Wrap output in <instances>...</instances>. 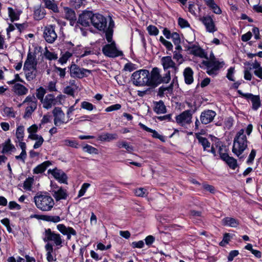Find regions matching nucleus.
Masks as SVG:
<instances>
[{
	"mask_svg": "<svg viewBox=\"0 0 262 262\" xmlns=\"http://www.w3.org/2000/svg\"><path fill=\"white\" fill-rule=\"evenodd\" d=\"M114 27V22L111 19L109 22L108 26L105 31L106 39L108 44L105 45L102 48V52L106 56L114 58L123 55L122 51L118 50L116 46V43L113 40V28Z\"/></svg>",
	"mask_w": 262,
	"mask_h": 262,
	"instance_id": "f257e3e1",
	"label": "nucleus"
},
{
	"mask_svg": "<svg viewBox=\"0 0 262 262\" xmlns=\"http://www.w3.org/2000/svg\"><path fill=\"white\" fill-rule=\"evenodd\" d=\"M33 202L39 210L44 212L51 211L55 204L52 197L48 193L42 192L36 194L33 198Z\"/></svg>",
	"mask_w": 262,
	"mask_h": 262,
	"instance_id": "f03ea898",
	"label": "nucleus"
},
{
	"mask_svg": "<svg viewBox=\"0 0 262 262\" xmlns=\"http://www.w3.org/2000/svg\"><path fill=\"white\" fill-rule=\"evenodd\" d=\"M245 130L240 129L236 134L232 147V152L239 157L241 155L248 146V140L246 136L244 134Z\"/></svg>",
	"mask_w": 262,
	"mask_h": 262,
	"instance_id": "7ed1b4c3",
	"label": "nucleus"
},
{
	"mask_svg": "<svg viewBox=\"0 0 262 262\" xmlns=\"http://www.w3.org/2000/svg\"><path fill=\"white\" fill-rule=\"evenodd\" d=\"M161 70L157 67L154 68L149 73L148 86H157L161 83H168L171 79L170 71L161 76Z\"/></svg>",
	"mask_w": 262,
	"mask_h": 262,
	"instance_id": "20e7f679",
	"label": "nucleus"
},
{
	"mask_svg": "<svg viewBox=\"0 0 262 262\" xmlns=\"http://www.w3.org/2000/svg\"><path fill=\"white\" fill-rule=\"evenodd\" d=\"M202 64L206 68L207 73L212 76H215L218 74L219 70L225 64L223 61L217 59L214 55L210 56L209 60H203Z\"/></svg>",
	"mask_w": 262,
	"mask_h": 262,
	"instance_id": "39448f33",
	"label": "nucleus"
},
{
	"mask_svg": "<svg viewBox=\"0 0 262 262\" xmlns=\"http://www.w3.org/2000/svg\"><path fill=\"white\" fill-rule=\"evenodd\" d=\"M149 76L148 70L141 69L132 74L131 79L133 83L136 86H148Z\"/></svg>",
	"mask_w": 262,
	"mask_h": 262,
	"instance_id": "423d86ee",
	"label": "nucleus"
},
{
	"mask_svg": "<svg viewBox=\"0 0 262 262\" xmlns=\"http://www.w3.org/2000/svg\"><path fill=\"white\" fill-rule=\"evenodd\" d=\"M25 106V111L23 117L25 119L31 117L33 113L36 110L37 106V100L34 95H29L26 97L23 102L19 105Z\"/></svg>",
	"mask_w": 262,
	"mask_h": 262,
	"instance_id": "0eeeda50",
	"label": "nucleus"
},
{
	"mask_svg": "<svg viewBox=\"0 0 262 262\" xmlns=\"http://www.w3.org/2000/svg\"><path fill=\"white\" fill-rule=\"evenodd\" d=\"M44 235L43 241L47 243L52 242L54 245L56 246V249H58L63 246L64 239L60 234L52 231L51 229L49 228L45 230Z\"/></svg>",
	"mask_w": 262,
	"mask_h": 262,
	"instance_id": "6e6552de",
	"label": "nucleus"
},
{
	"mask_svg": "<svg viewBox=\"0 0 262 262\" xmlns=\"http://www.w3.org/2000/svg\"><path fill=\"white\" fill-rule=\"evenodd\" d=\"M70 76L72 77L82 79L86 77L91 74V70L80 68L78 65L72 62L69 67Z\"/></svg>",
	"mask_w": 262,
	"mask_h": 262,
	"instance_id": "1a4fd4ad",
	"label": "nucleus"
},
{
	"mask_svg": "<svg viewBox=\"0 0 262 262\" xmlns=\"http://www.w3.org/2000/svg\"><path fill=\"white\" fill-rule=\"evenodd\" d=\"M163 69L166 73L171 70L172 74H176L179 72V67L172 60L171 56H166L162 57L160 60Z\"/></svg>",
	"mask_w": 262,
	"mask_h": 262,
	"instance_id": "9d476101",
	"label": "nucleus"
},
{
	"mask_svg": "<svg viewBox=\"0 0 262 262\" xmlns=\"http://www.w3.org/2000/svg\"><path fill=\"white\" fill-rule=\"evenodd\" d=\"M92 24L99 31H103L105 32L106 29V19L101 14H94L92 17Z\"/></svg>",
	"mask_w": 262,
	"mask_h": 262,
	"instance_id": "9b49d317",
	"label": "nucleus"
},
{
	"mask_svg": "<svg viewBox=\"0 0 262 262\" xmlns=\"http://www.w3.org/2000/svg\"><path fill=\"white\" fill-rule=\"evenodd\" d=\"M52 114L54 124L56 126H59L68 122V120L66 121L65 114L60 107H55L52 111Z\"/></svg>",
	"mask_w": 262,
	"mask_h": 262,
	"instance_id": "f8f14e48",
	"label": "nucleus"
},
{
	"mask_svg": "<svg viewBox=\"0 0 262 262\" xmlns=\"http://www.w3.org/2000/svg\"><path fill=\"white\" fill-rule=\"evenodd\" d=\"M199 20L203 23L206 28L207 32L209 33H214L217 31V28L215 26V23L212 17L210 15H205L201 17Z\"/></svg>",
	"mask_w": 262,
	"mask_h": 262,
	"instance_id": "ddd939ff",
	"label": "nucleus"
},
{
	"mask_svg": "<svg viewBox=\"0 0 262 262\" xmlns=\"http://www.w3.org/2000/svg\"><path fill=\"white\" fill-rule=\"evenodd\" d=\"M43 37L48 43H53L57 38L55 26L49 25L45 27L43 31Z\"/></svg>",
	"mask_w": 262,
	"mask_h": 262,
	"instance_id": "4468645a",
	"label": "nucleus"
},
{
	"mask_svg": "<svg viewBox=\"0 0 262 262\" xmlns=\"http://www.w3.org/2000/svg\"><path fill=\"white\" fill-rule=\"evenodd\" d=\"M191 119L192 114L190 110H186L176 117L177 123L181 126L189 124L191 122Z\"/></svg>",
	"mask_w": 262,
	"mask_h": 262,
	"instance_id": "2eb2a0df",
	"label": "nucleus"
},
{
	"mask_svg": "<svg viewBox=\"0 0 262 262\" xmlns=\"http://www.w3.org/2000/svg\"><path fill=\"white\" fill-rule=\"evenodd\" d=\"M187 50L189 54L201 58L208 59L206 53L199 46L195 45H190L187 47Z\"/></svg>",
	"mask_w": 262,
	"mask_h": 262,
	"instance_id": "dca6fc26",
	"label": "nucleus"
},
{
	"mask_svg": "<svg viewBox=\"0 0 262 262\" xmlns=\"http://www.w3.org/2000/svg\"><path fill=\"white\" fill-rule=\"evenodd\" d=\"M93 16V13L92 11H84L79 15L77 23L83 27H88L92 24Z\"/></svg>",
	"mask_w": 262,
	"mask_h": 262,
	"instance_id": "f3484780",
	"label": "nucleus"
},
{
	"mask_svg": "<svg viewBox=\"0 0 262 262\" xmlns=\"http://www.w3.org/2000/svg\"><path fill=\"white\" fill-rule=\"evenodd\" d=\"M216 115L215 112L212 110H205L201 114L200 120L202 123L207 124L213 120Z\"/></svg>",
	"mask_w": 262,
	"mask_h": 262,
	"instance_id": "a211bd4d",
	"label": "nucleus"
},
{
	"mask_svg": "<svg viewBox=\"0 0 262 262\" xmlns=\"http://www.w3.org/2000/svg\"><path fill=\"white\" fill-rule=\"evenodd\" d=\"M57 230L63 235H67L68 240L71 238L72 235H76V231L72 227H66L63 224H58L57 225Z\"/></svg>",
	"mask_w": 262,
	"mask_h": 262,
	"instance_id": "6ab92c4d",
	"label": "nucleus"
},
{
	"mask_svg": "<svg viewBox=\"0 0 262 262\" xmlns=\"http://www.w3.org/2000/svg\"><path fill=\"white\" fill-rule=\"evenodd\" d=\"M46 251L47 260L48 262H53L56 260L55 250L53 249V245L51 243H47L45 246Z\"/></svg>",
	"mask_w": 262,
	"mask_h": 262,
	"instance_id": "aec40b11",
	"label": "nucleus"
},
{
	"mask_svg": "<svg viewBox=\"0 0 262 262\" xmlns=\"http://www.w3.org/2000/svg\"><path fill=\"white\" fill-rule=\"evenodd\" d=\"M25 69L36 70V62L35 57L30 53L28 54L27 59L24 63L23 70Z\"/></svg>",
	"mask_w": 262,
	"mask_h": 262,
	"instance_id": "412c9836",
	"label": "nucleus"
},
{
	"mask_svg": "<svg viewBox=\"0 0 262 262\" xmlns=\"http://www.w3.org/2000/svg\"><path fill=\"white\" fill-rule=\"evenodd\" d=\"M43 107L47 110L51 108L52 106L56 104L57 100L52 94H48L44 99L41 101Z\"/></svg>",
	"mask_w": 262,
	"mask_h": 262,
	"instance_id": "4be33fe9",
	"label": "nucleus"
},
{
	"mask_svg": "<svg viewBox=\"0 0 262 262\" xmlns=\"http://www.w3.org/2000/svg\"><path fill=\"white\" fill-rule=\"evenodd\" d=\"M46 14L45 9L40 5L36 6L33 8V18L39 20L43 18Z\"/></svg>",
	"mask_w": 262,
	"mask_h": 262,
	"instance_id": "5701e85b",
	"label": "nucleus"
},
{
	"mask_svg": "<svg viewBox=\"0 0 262 262\" xmlns=\"http://www.w3.org/2000/svg\"><path fill=\"white\" fill-rule=\"evenodd\" d=\"M52 174L59 182L62 183H66L67 182V177L63 171L55 169L52 171Z\"/></svg>",
	"mask_w": 262,
	"mask_h": 262,
	"instance_id": "b1692460",
	"label": "nucleus"
},
{
	"mask_svg": "<svg viewBox=\"0 0 262 262\" xmlns=\"http://www.w3.org/2000/svg\"><path fill=\"white\" fill-rule=\"evenodd\" d=\"M12 91L18 96L26 95L28 92V89L20 83H15L12 87Z\"/></svg>",
	"mask_w": 262,
	"mask_h": 262,
	"instance_id": "393cba45",
	"label": "nucleus"
},
{
	"mask_svg": "<svg viewBox=\"0 0 262 262\" xmlns=\"http://www.w3.org/2000/svg\"><path fill=\"white\" fill-rule=\"evenodd\" d=\"M222 224L225 226L236 228L239 225V221L231 217H226L222 219Z\"/></svg>",
	"mask_w": 262,
	"mask_h": 262,
	"instance_id": "a878e982",
	"label": "nucleus"
},
{
	"mask_svg": "<svg viewBox=\"0 0 262 262\" xmlns=\"http://www.w3.org/2000/svg\"><path fill=\"white\" fill-rule=\"evenodd\" d=\"M63 10L64 18L69 20L71 25H73L72 23H75L76 19L75 11L72 9L67 7L63 8Z\"/></svg>",
	"mask_w": 262,
	"mask_h": 262,
	"instance_id": "bb28decb",
	"label": "nucleus"
},
{
	"mask_svg": "<svg viewBox=\"0 0 262 262\" xmlns=\"http://www.w3.org/2000/svg\"><path fill=\"white\" fill-rule=\"evenodd\" d=\"M16 142H18V145L21 149V152L19 155L16 156L15 158L16 160H20L23 162H25V159L27 158L26 144L23 141H16Z\"/></svg>",
	"mask_w": 262,
	"mask_h": 262,
	"instance_id": "cd10ccee",
	"label": "nucleus"
},
{
	"mask_svg": "<svg viewBox=\"0 0 262 262\" xmlns=\"http://www.w3.org/2000/svg\"><path fill=\"white\" fill-rule=\"evenodd\" d=\"M193 72L191 68L187 67L185 68L183 72L185 82L186 84H190L193 81Z\"/></svg>",
	"mask_w": 262,
	"mask_h": 262,
	"instance_id": "c85d7f7f",
	"label": "nucleus"
},
{
	"mask_svg": "<svg viewBox=\"0 0 262 262\" xmlns=\"http://www.w3.org/2000/svg\"><path fill=\"white\" fill-rule=\"evenodd\" d=\"M222 160L224 161L232 169L234 170L237 167L236 160L233 157L229 156L228 155H223Z\"/></svg>",
	"mask_w": 262,
	"mask_h": 262,
	"instance_id": "c756f323",
	"label": "nucleus"
},
{
	"mask_svg": "<svg viewBox=\"0 0 262 262\" xmlns=\"http://www.w3.org/2000/svg\"><path fill=\"white\" fill-rule=\"evenodd\" d=\"M139 125L144 130L152 133V137L153 138L159 139L162 141H164V137L163 136L160 135L156 130L148 127L142 123H139Z\"/></svg>",
	"mask_w": 262,
	"mask_h": 262,
	"instance_id": "7c9ffc66",
	"label": "nucleus"
},
{
	"mask_svg": "<svg viewBox=\"0 0 262 262\" xmlns=\"http://www.w3.org/2000/svg\"><path fill=\"white\" fill-rule=\"evenodd\" d=\"M1 114L4 117L14 118L16 116V112L12 107L5 106L2 109Z\"/></svg>",
	"mask_w": 262,
	"mask_h": 262,
	"instance_id": "2f4dec72",
	"label": "nucleus"
},
{
	"mask_svg": "<svg viewBox=\"0 0 262 262\" xmlns=\"http://www.w3.org/2000/svg\"><path fill=\"white\" fill-rule=\"evenodd\" d=\"M3 149L2 152L3 154H8L13 152L15 150V147L11 143V140L8 139L3 144Z\"/></svg>",
	"mask_w": 262,
	"mask_h": 262,
	"instance_id": "473e14b6",
	"label": "nucleus"
},
{
	"mask_svg": "<svg viewBox=\"0 0 262 262\" xmlns=\"http://www.w3.org/2000/svg\"><path fill=\"white\" fill-rule=\"evenodd\" d=\"M8 11L9 16L11 21L13 22L15 20H18L19 19L21 11L17 9H13L11 7H8Z\"/></svg>",
	"mask_w": 262,
	"mask_h": 262,
	"instance_id": "72a5a7b5",
	"label": "nucleus"
},
{
	"mask_svg": "<svg viewBox=\"0 0 262 262\" xmlns=\"http://www.w3.org/2000/svg\"><path fill=\"white\" fill-rule=\"evenodd\" d=\"M117 138L118 136L116 134L104 133L98 136V140L101 141L110 142Z\"/></svg>",
	"mask_w": 262,
	"mask_h": 262,
	"instance_id": "f704fd0d",
	"label": "nucleus"
},
{
	"mask_svg": "<svg viewBox=\"0 0 262 262\" xmlns=\"http://www.w3.org/2000/svg\"><path fill=\"white\" fill-rule=\"evenodd\" d=\"M61 142L62 146H68L74 148H78L80 146L79 143L77 141L68 138L62 140Z\"/></svg>",
	"mask_w": 262,
	"mask_h": 262,
	"instance_id": "c9c22d12",
	"label": "nucleus"
},
{
	"mask_svg": "<svg viewBox=\"0 0 262 262\" xmlns=\"http://www.w3.org/2000/svg\"><path fill=\"white\" fill-rule=\"evenodd\" d=\"M42 1L45 3L46 8L51 10L55 13L59 12L57 5L54 0H42Z\"/></svg>",
	"mask_w": 262,
	"mask_h": 262,
	"instance_id": "e433bc0d",
	"label": "nucleus"
},
{
	"mask_svg": "<svg viewBox=\"0 0 262 262\" xmlns=\"http://www.w3.org/2000/svg\"><path fill=\"white\" fill-rule=\"evenodd\" d=\"M154 111L158 114H164L166 112V106L164 102L160 100L155 103Z\"/></svg>",
	"mask_w": 262,
	"mask_h": 262,
	"instance_id": "4c0bfd02",
	"label": "nucleus"
},
{
	"mask_svg": "<svg viewBox=\"0 0 262 262\" xmlns=\"http://www.w3.org/2000/svg\"><path fill=\"white\" fill-rule=\"evenodd\" d=\"M40 219L53 223H58L61 221L60 217L58 215H41Z\"/></svg>",
	"mask_w": 262,
	"mask_h": 262,
	"instance_id": "58836bf2",
	"label": "nucleus"
},
{
	"mask_svg": "<svg viewBox=\"0 0 262 262\" xmlns=\"http://www.w3.org/2000/svg\"><path fill=\"white\" fill-rule=\"evenodd\" d=\"M50 164V162L46 161L37 166L33 169L34 173L38 174L43 172Z\"/></svg>",
	"mask_w": 262,
	"mask_h": 262,
	"instance_id": "ea45409f",
	"label": "nucleus"
},
{
	"mask_svg": "<svg viewBox=\"0 0 262 262\" xmlns=\"http://www.w3.org/2000/svg\"><path fill=\"white\" fill-rule=\"evenodd\" d=\"M250 69H254V74L260 79H262V67L260 66V64L255 61L252 64V67L250 68Z\"/></svg>",
	"mask_w": 262,
	"mask_h": 262,
	"instance_id": "a19ab883",
	"label": "nucleus"
},
{
	"mask_svg": "<svg viewBox=\"0 0 262 262\" xmlns=\"http://www.w3.org/2000/svg\"><path fill=\"white\" fill-rule=\"evenodd\" d=\"M54 196L57 201L66 199L67 196L66 190L60 188L57 190L54 191Z\"/></svg>",
	"mask_w": 262,
	"mask_h": 262,
	"instance_id": "79ce46f5",
	"label": "nucleus"
},
{
	"mask_svg": "<svg viewBox=\"0 0 262 262\" xmlns=\"http://www.w3.org/2000/svg\"><path fill=\"white\" fill-rule=\"evenodd\" d=\"M251 101L252 103V110L256 111L260 107L261 105V102L259 95H254Z\"/></svg>",
	"mask_w": 262,
	"mask_h": 262,
	"instance_id": "37998d69",
	"label": "nucleus"
},
{
	"mask_svg": "<svg viewBox=\"0 0 262 262\" xmlns=\"http://www.w3.org/2000/svg\"><path fill=\"white\" fill-rule=\"evenodd\" d=\"M25 127L23 125H19L17 127L15 136L17 141H23L24 138Z\"/></svg>",
	"mask_w": 262,
	"mask_h": 262,
	"instance_id": "c03bdc74",
	"label": "nucleus"
},
{
	"mask_svg": "<svg viewBox=\"0 0 262 262\" xmlns=\"http://www.w3.org/2000/svg\"><path fill=\"white\" fill-rule=\"evenodd\" d=\"M173 54V58L176 61L177 64L179 67L185 61L184 57L181 52L177 51H174Z\"/></svg>",
	"mask_w": 262,
	"mask_h": 262,
	"instance_id": "a18cd8bd",
	"label": "nucleus"
},
{
	"mask_svg": "<svg viewBox=\"0 0 262 262\" xmlns=\"http://www.w3.org/2000/svg\"><path fill=\"white\" fill-rule=\"evenodd\" d=\"M43 56L46 59L49 60H56L58 58V55L55 52H50L47 48H45Z\"/></svg>",
	"mask_w": 262,
	"mask_h": 262,
	"instance_id": "49530a36",
	"label": "nucleus"
},
{
	"mask_svg": "<svg viewBox=\"0 0 262 262\" xmlns=\"http://www.w3.org/2000/svg\"><path fill=\"white\" fill-rule=\"evenodd\" d=\"M196 138L199 142L202 145L204 150H207V149L210 146V143L208 139L200 136H197Z\"/></svg>",
	"mask_w": 262,
	"mask_h": 262,
	"instance_id": "de8ad7c7",
	"label": "nucleus"
},
{
	"mask_svg": "<svg viewBox=\"0 0 262 262\" xmlns=\"http://www.w3.org/2000/svg\"><path fill=\"white\" fill-rule=\"evenodd\" d=\"M24 72H25V75H26V79L28 80V81H31L33 79H34L36 77V70H31V69H28V70H27V69H25V70H24Z\"/></svg>",
	"mask_w": 262,
	"mask_h": 262,
	"instance_id": "09e8293b",
	"label": "nucleus"
},
{
	"mask_svg": "<svg viewBox=\"0 0 262 262\" xmlns=\"http://www.w3.org/2000/svg\"><path fill=\"white\" fill-rule=\"evenodd\" d=\"M117 146L119 148H125L128 152H131L134 150L133 147L125 141L118 142Z\"/></svg>",
	"mask_w": 262,
	"mask_h": 262,
	"instance_id": "8fccbe9b",
	"label": "nucleus"
},
{
	"mask_svg": "<svg viewBox=\"0 0 262 262\" xmlns=\"http://www.w3.org/2000/svg\"><path fill=\"white\" fill-rule=\"evenodd\" d=\"M135 194L139 197H144L147 195L148 192L147 190L143 187L138 188L134 191Z\"/></svg>",
	"mask_w": 262,
	"mask_h": 262,
	"instance_id": "3c124183",
	"label": "nucleus"
},
{
	"mask_svg": "<svg viewBox=\"0 0 262 262\" xmlns=\"http://www.w3.org/2000/svg\"><path fill=\"white\" fill-rule=\"evenodd\" d=\"M33 182L34 179L33 178L29 177L26 179L23 184V188L26 190L31 191Z\"/></svg>",
	"mask_w": 262,
	"mask_h": 262,
	"instance_id": "603ef678",
	"label": "nucleus"
},
{
	"mask_svg": "<svg viewBox=\"0 0 262 262\" xmlns=\"http://www.w3.org/2000/svg\"><path fill=\"white\" fill-rule=\"evenodd\" d=\"M72 56V53L67 51L61 54V57L59 58L58 61L62 64L66 63L70 57Z\"/></svg>",
	"mask_w": 262,
	"mask_h": 262,
	"instance_id": "864d4df0",
	"label": "nucleus"
},
{
	"mask_svg": "<svg viewBox=\"0 0 262 262\" xmlns=\"http://www.w3.org/2000/svg\"><path fill=\"white\" fill-rule=\"evenodd\" d=\"M82 149L84 152H86L89 154H97L98 149L91 145L86 144L82 147Z\"/></svg>",
	"mask_w": 262,
	"mask_h": 262,
	"instance_id": "5fc2aeb1",
	"label": "nucleus"
},
{
	"mask_svg": "<svg viewBox=\"0 0 262 262\" xmlns=\"http://www.w3.org/2000/svg\"><path fill=\"white\" fill-rule=\"evenodd\" d=\"M86 3V0H71V4L75 8H79L82 6H84Z\"/></svg>",
	"mask_w": 262,
	"mask_h": 262,
	"instance_id": "6e6d98bb",
	"label": "nucleus"
},
{
	"mask_svg": "<svg viewBox=\"0 0 262 262\" xmlns=\"http://www.w3.org/2000/svg\"><path fill=\"white\" fill-rule=\"evenodd\" d=\"M159 40L166 47V48L168 50H169V51L172 50L173 45L170 41L164 39L163 36L160 37Z\"/></svg>",
	"mask_w": 262,
	"mask_h": 262,
	"instance_id": "4d7b16f0",
	"label": "nucleus"
},
{
	"mask_svg": "<svg viewBox=\"0 0 262 262\" xmlns=\"http://www.w3.org/2000/svg\"><path fill=\"white\" fill-rule=\"evenodd\" d=\"M46 93V90L42 87H40L36 90V97L41 101L43 100V97Z\"/></svg>",
	"mask_w": 262,
	"mask_h": 262,
	"instance_id": "13d9d810",
	"label": "nucleus"
},
{
	"mask_svg": "<svg viewBox=\"0 0 262 262\" xmlns=\"http://www.w3.org/2000/svg\"><path fill=\"white\" fill-rule=\"evenodd\" d=\"M81 107L82 108L89 111H92L95 108V106L93 104L88 101L82 102Z\"/></svg>",
	"mask_w": 262,
	"mask_h": 262,
	"instance_id": "bf43d9fd",
	"label": "nucleus"
},
{
	"mask_svg": "<svg viewBox=\"0 0 262 262\" xmlns=\"http://www.w3.org/2000/svg\"><path fill=\"white\" fill-rule=\"evenodd\" d=\"M147 30L150 35L157 36L159 31L158 28L153 25H149L147 28Z\"/></svg>",
	"mask_w": 262,
	"mask_h": 262,
	"instance_id": "052dcab7",
	"label": "nucleus"
},
{
	"mask_svg": "<svg viewBox=\"0 0 262 262\" xmlns=\"http://www.w3.org/2000/svg\"><path fill=\"white\" fill-rule=\"evenodd\" d=\"M90 186V184L89 183H83L80 189L79 190L78 192V197L80 198L84 195L85 193L86 192L87 189Z\"/></svg>",
	"mask_w": 262,
	"mask_h": 262,
	"instance_id": "680f3d73",
	"label": "nucleus"
},
{
	"mask_svg": "<svg viewBox=\"0 0 262 262\" xmlns=\"http://www.w3.org/2000/svg\"><path fill=\"white\" fill-rule=\"evenodd\" d=\"M237 93L240 95L241 97H242L245 99H246L248 100H250V101L251 100V99L254 96V95H253L251 93H244L242 92V91L241 90H238Z\"/></svg>",
	"mask_w": 262,
	"mask_h": 262,
	"instance_id": "e2e57ef3",
	"label": "nucleus"
},
{
	"mask_svg": "<svg viewBox=\"0 0 262 262\" xmlns=\"http://www.w3.org/2000/svg\"><path fill=\"white\" fill-rule=\"evenodd\" d=\"M121 108V105L120 104H115L112 105L110 106L107 107L105 109V111L106 112H110L114 111H117Z\"/></svg>",
	"mask_w": 262,
	"mask_h": 262,
	"instance_id": "0e129e2a",
	"label": "nucleus"
},
{
	"mask_svg": "<svg viewBox=\"0 0 262 262\" xmlns=\"http://www.w3.org/2000/svg\"><path fill=\"white\" fill-rule=\"evenodd\" d=\"M234 68L230 67L228 70V72L227 74V78L230 80L232 81H234L235 80L234 79Z\"/></svg>",
	"mask_w": 262,
	"mask_h": 262,
	"instance_id": "69168bd1",
	"label": "nucleus"
},
{
	"mask_svg": "<svg viewBox=\"0 0 262 262\" xmlns=\"http://www.w3.org/2000/svg\"><path fill=\"white\" fill-rule=\"evenodd\" d=\"M170 38L172 39L174 44L180 43L181 39L179 34L177 32H173L171 34Z\"/></svg>",
	"mask_w": 262,
	"mask_h": 262,
	"instance_id": "338daca9",
	"label": "nucleus"
},
{
	"mask_svg": "<svg viewBox=\"0 0 262 262\" xmlns=\"http://www.w3.org/2000/svg\"><path fill=\"white\" fill-rule=\"evenodd\" d=\"M256 156V151L255 149H252L248 157V158L247 161V163L248 164H251L253 163V161L255 158Z\"/></svg>",
	"mask_w": 262,
	"mask_h": 262,
	"instance_id": "774afa93",
	"label": "nucleus"
}]
</instances>
